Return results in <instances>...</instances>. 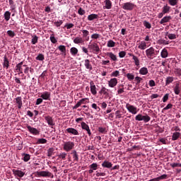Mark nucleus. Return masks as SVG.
<instances>
[{
	"mask_svg": "<svg viewBox=\"0 0 181 181\" xmlns=\"http://www.w3.org/2000/svg\"><path fill=\"white\" fill-rule=\"evenodd\" d=\"M146 55L150 60H153L156 57V50L151 47L146 50Z\"/></svg>",
	"mask_w": 181,
	"mask_h": 181,
	"instance_id": "nucleus-1",
	"label": "nucleus"
},
{
	"mask_svg": "<svg viewBox=\"0 0 181 181\" xmlns=\"http://www.w3.org/2000/svg\"><path fill=\"white\" fill-rule=\"evenodd\" d=\"M136 121H144V122H149L151 121V117L148 115V114L145 113L144 115L141 114H139L135 117Z\"/></svg>",
	"mask_w": 181,
	"mask_h": 181,
	"instance_id": "nucleus-2",
	"label": "nucleus"
},
{
	"mask_svg": "<svg viewBox=\"0 0 181 181\" xmlns=\"http://www.w3.org/2000/svg\"><path fill=\"white\" fill-rule=\"evenodd\" d=\"M36 175L38 176V177H51V179L54 177V175L49 171H37Z\"/></svg>",
	"mask_w": 181,
	"mask_h": 181,
	"instance_id": "nucleus-3",
	"label": "nucleus"
},
{
	"mask_svg": "<svg viewBox=\"0 0 181 181\" xmlns=\"http://www.w3.org/2000/svg\"><path fill=\"white\" fill-rule=\"evenodd\" d=\"M88 49H90V50H93V52L95 54H98V53H100V52H101V50L100 49V47L98 46V44H97L96 42H93L91 45H88Z\"/></svg>",
	"mask_w": 181,
	"mask_h": 181,
	"instance_id": "nucleus-4",
	"label": "nucleus"
},
{
	"mask_svg": "<svg viewBox=\"0 0 181 181\" xmlns=\"http://www.w3.org/2000/svg\"><path fill=\"white\" fill-rule=\"evenodd\" d=\"M64 151L66 152H70L71 149H74V142L73 141H66L64 144Z\"/></svg>",
	"mask_w": 181,
	"mask_h": 181,
	"instance_id": "nucleus-5",
	"label": "nucleus"
},
{
	"mask_svg": "<svg viewBox=\"0 0 181 181\" xmlns=\"http://www.w3.org/2000/svg\"><path fill=\"white\" fill-rule=\"evenodd\" d=\"M122 8L124 11H134V8H135V4L132 2H127L122 4Z\"/></svg>",
	"mask_w": 181,
	"mask_h": 181,
	"instance_id": "nucleus-6",
	"label": "nucleus"
},
{
	"mask_svg": "<svg viewBox=\"0 0 181 181\" xmlns=\"http://www.w3.org/2000/svg\"><path fill=\"white\" fill-rule=\"evenodd\" d=\"M126 108L129 111V112H131L132 114L135 115L138 112V109L136 108V107L129 105V103H127L126 105Z\"/></svg>",
	"mask_w": 181,
	"mask_h": 181,
	"instance_id": "nucleus-7",
	"label": "nucleus"
},
{
	"mask_svg": "<svg viewBox=\"0 0 181 181\" xmlns=\"http://www.w3.org/2000/svg\"><path fill=\"white\" fill-rule=\"evenodd\" d=\"M81 127L82 129L87 132L88 136H91V130L90 129V127L88 126V124H87L84 122H82L81 123Z\"/></svg>",
	"mask_w": 181,
	"mask_h": 181,
	"instance_id": "nucleus-8",
	"label": "nucleus"
},
{
	"mask_svg": "<svg viewBox=\"0 0 181 181\" xmlns=\"http://www.w3.org/2000/svg\"><path fill=\"white\" fill-rule=\"evenodd\" d=\"M27 129L29 131L30 134H33V135H39V134H40V132H39L37 129L32 127L30 125L27 126Z\"/></svg>",
	"mask_w": 181,
	"mask_h": 181,
	"instance_id": "nucleus-9",
	"label": "nucleus"
},
{
	"mask_svg": "<svg viewBox=\"0 0 181 181\" xmlns=\"http://www.w3.org/2000/svg\"><path fill=\"white\" fill-rule=\"evenodd\" d=\"M117 84H118V79L117 78H113L108 81V86L112 88H114Z\"/></svg>",
	"mask_w": 181,
	"mask_h": 181,
	"instance_id": "nucleus-10",
	"label": "nucleus"
},
{
	"mask_svg": "<svg viewBox=\"0 0 181 181\" xmlns=\"http://www.w3.org/2000/svg\"><path fill=\"white\" fill-rule=\"evenodd\" d=\"M90 93L93 94V95H97V87L94 84V81H91L90 82Z\"/></svg>",
	"mask_w": 181,
	"mask_h": 181,
	"instance_id": "nucleus-11",
	"label": "nucleus"
},
{
	"mask_svg": "<svg viewBox=\"0 0 181 181\" xmlns=\"http://www.w3.org/2000/svg\"><path fill=\"white\" fill-rule=\"evenodd\" d=\"M13 173L15 176H18V177H23L25 176V173H23L21 170H13Z\"/></svg>",
	"mask_w": 181,
	"mask_h": 181,
	"instance_id": "nucleus-12",
	"label": "nucleus"
},
{
	"mask_svg": "<svg viewBox=\"0 0 181 181\" xmlns=\"http://www.w3.org/2000/svg\"><path fill=\"white\" fill-rule=\"evenodd\" d=\"M45 119L47 122L48 125H49V127L54 126V122H53V117H52L51 116H45Z\"/></svg>",
	"mask_w": 181,
	"mask_h": 181,
	"instance_id": "nucleus-13",
	"label": "nucleus"
},
{
	"mask_svg": "<svg viewBox=\"0 0 181 181\" xmlns=\"http://www.w3.org/2000/svg\"><path fill=\"white\" fill-rule=\"evenodd\" d=\"M172 21V16H166L165 17H163L160 21V25H164V23H168V22Z\"/></svg>",
	"mask_w": 181,
	"mask_h": 181,
	"instance_id": "nucleus-14",
	"label": "nucleus"
},
{
	"mask_svg": "<svg viewBox=\"0 0 181 181\" xmlns=\"http://www.w3.org/2000/svg\"><path fill=\"white\" fill-rule=\"evenodd\" d=\"M74 43H75V45H84V40H83L81 37H76L74 39Z\"/></svg>",
	"mask_w": 181,
	"mask_h": 181,
	"instance_id": "nucleus-15",
	"label": "nucleus"
},
{
	"mask_svg": "<svg viewBox=\"0 0 181 181\" xmlns=\"http://www.w3.org/2000/svg\"><path fill=\"white\" fill-rule=\"evenodd\" d=\"M66 131L68 132V134H71V135H79L78 131L72 127L66 129Z\"/></svg>",
	"mask_w": 181,
	"mask_h": 181,
	"instance_id": "nucleus-16",
	"label": "nucleus"
},
{
	"mask_svg": "<svg viewBox=\"0 0 181 181\" xmlns=\"http://www.w3.org/2000/svg\"><path fill=\"white\" fill-rule=\"evenodd\" d=\"M40 98H42V100H50V92H44L41 94Z\"/></svg>",
	"mask_w": 181,
	"mask_h": 181,
	"instance_id": "nucleus-17",
	"label": "nucleus"
},
{
	"mask_svg": "<svg viewBox=\"0 0 181 181\" xmlns=\"http://www.w3.org/2000/svg\"><path fill=\"white\" fill-rule=\"evenodd\" d=\"M16 103L18 105V108L21 110L22 108L23 103H22V97L18 96L15 99Z\"/></svg>",
	"mask_w": 181,
	"mask_h": 181,
	"instance_id": "nucleus-18",
	"label": "nucleus"
},
{
	"mask_svg": "<svg viewBox=\"0 0 181 181\" xmlns=\"http://www.w3.org/2000/svg\"><path fill=\"white\" fill-rule=\"evenodd\" d=\"M102 167L107 168V169H111V168H112V163H111L108 160H105L102 163Z\"/></svg>",
	"mask_w": 181,
	"mask_h": 181,
	"instance_id": "nucleus-19",
	"label": "nucleus"
},
{
	"mask_svg": "<svg viewBox=\"0 0 181 181\" xmlns=\"http://www.w3.org/2000/svg\"><path fill=\"white\" fill-rule=\"evenodd\" d=\"M180 83H176L175 87H174V93L176 95H179L180 94Z\"/></svg>",
	"mask_w": 181,
	"mask_h": 181,
	"instance_id": "nucleus-20",
	"label": "nucleus"
},
{
	"mask_svg": "<svg viewBox=\"0 0 181 181\" xmlns=\"http://www.w3.org/2000/svg\"><path fill=\"white\" fill-rule=\"evenodd\" d=\"M84 66L88 70H93V65L90 63V59H85Z\"/></svg>",
	"mask_w": 181,
	"mask_h": 181,
	"instance_id": "nucleus-21",
	"label": "nucleus"
},
{
	"mask_svg": "<svg viewBox=\"0 0 181 181\" xmlns=\"http://www.w3.org/2000/svg\"><path fill=\"white\" fill-rule=\"evenodd\" d=\"M107 56H108L110 57V59H111V60H112L113 62H117L118 60V59L117 58V55L114 54V53L112 52H107L106 53Z\"/></svg>",
	"mask_w": 181,
	"mask_h": 181,
	"instance_id": "nucleus-22",
	"label": "nucleus"
},
{
	"mask_svg": "<svg viewBox=\"0 0 181 181\" xmlns=\"http://www.w3.org/2000/svg\"><path fill=\"white\" fill-rule=\"evenodd\" d=\"M160 56L163 59H166V57L169 56V53L168 52V49H166V48L162 49L160 52Z\"/></svg>",
	"mask_w": 181,
	"mask_h": 181,
	"instance_id": "nucleus-23",
	"label": "nucleus"
},
{
	"mask_svg": "<svg viewBox=\"0 0 181 181\" xmlns=\"http://www.w3.org/2000/svg\"><path fill=\"white\" fill-rule=\"evenodd\" d=\"M4 63H3V67L6 69H9V60L6 57V55L4 56Z\"/></svg>",
	"mask_w": 181,
	"mask_h": 181,
	"instance_id": "nucleus-24",
	"label": "nucleus"
},
{
	"mask_svg": "<svg viewBox=\"0 0 181 181\" xmlns=\"http://www.w3.org/2000/svg\"><path fill=\"white\" fill-rule=\"evenodd\" d=\"M138 49H140V50H145L146 49V42L145 41H141L140 42Z\"/></svg>",
	"mask_w": 181,
	"mask_h": 181,
	"instance_id": "nucleus-25",
	"label": "nucleus"
},
{
	"mask_svg": "<svg viewBox=\"0 0 181 181\" xmlns=\"http://www.w3.org/2000/svg\"><path fill=\"white\" fill-rule=\"evenodd\" d=\"M148 73V68L146 67H142L139 70V74H141V76H146Z\"/></svg>",
	"mask_w": 181,
	"mask_h": 181,
	"instance_id": "nucleus-26",
	"label": "nucleus"
},
{
	"mask_svg": "<svg viewBox=\"0 0 181 181\" xmlns=\"http://www.w3.org/2000/svg\"><path fill=\"white\" fill-rule=\"evenodd\" d=\"M105 8L106 9H111V8H112V2H111V0H105Z\"/></svg>",
	"mask_w": 181,
	"mask_h": 181,
	"instance_id": "nucleus-27",
	"label": "nucleus"
},
{
	"mask_svg": "<svg viewBox=\"0 0 181 181\" xmlns=\"http://www.w3.org/2000/svg\"><path fill=\"white\" fill-rule=\"evenodd\" d=\"M179 138H180V132H176L173 134L172 141H177V139H179Z\"/></svg>",
	"mask_w": 181,
	"mask_h": 181,
	"instance_id": "nucleus-28",
	"label": "nucleus"
},
{
	"mask_svg": "<svg viewBox=\"0 0 181 181\" xmlns=\"http://www.w3.org/2000/svg\"><path fill=\"white\" fill-rule=\"evenodd\" d=\"M57 49L59 52L62 53V54H64L66 56V46L64 45H59Z\"/></svg>",
	"mask_w": 181,
	"mask_h": 181,
	"instance_id": "nucleus-29",
	"label": "nucleus"
},
{
	"mask_svg": "<svg viewBox=\"0 0 181 181\" xmlns=\"http://www.w3.org/2000/svg\"><path fill=\"white\" fill-rule=\"evenodd\" d=\"M162 12L165 14L166 13H169V12H170V6H168V4L165 5L163 7V11Z\"/></svg>",
	"mask_w": 181,
	"mask_h": 181,
	"instance_id": "nucleus-30",
	"label": "nucleus"
},
{
	"mask_svg": "<svg viewBox=\"0 0 181 181\" xmlns=\"http://www.w3.org/2000/svg\"><path fill=\"white\" fill-rule=\"evenodd\" d=\"M71 155L73 156L74 162H78V154L77 153V151H74L71 153Z\"/></svg>",
	"mask_w": 181,
	"mask_h": 181,
	"instance_id": "nucleus-31",
	"label": "nucleus"
},
{
	"mask_svg": "<svg viewBox=\"0 0 181 181\" xmlns=\"http://www.w3.org/2000/svg\"><path fill=\"white\" fill-rule=\"evenodd\" d=\"M22 156H23V160H24V162H29V160H30V156L28 153H23Z\"/></svg>",
	"mask_w": 181,
	"mask_h": 181,
	"instance_id": "nucleus-32",
	"label": "nucleus"
},
{
	"mask_svg": "<svg viewBox=\"0 0 181 181\" xmlns=\"http://www.w3.org/2000/svg\"><path fill=\"white\" fill-rule=\"evenodd\" d=\"M39 40V37L37 35H32L31 43L32 45H36Z\"/></svg>",
	"mask_w": 181,
	"mask_h": 181,
	"instance_id": "nucleus-33",
	"label": "nucleus"
},
{
	"mask_svg": "<svg viewBox=\"0 0 181 181\" xmlns=\"http://www.w3.org/2000/svg\"><path fill=\"white\" fill-rule=\"evenodd\" d=\"M175 78L172 76H168L166 78L165 80V86H169V84H170V83H173V80Z\"/></svg>",
	"mask_w": 181,
	"mask_h": 181,
	"instance_id": "nucleus-34",
	"label": "nucleus"
},
{
	"mask_svg": "<svg viewBox=\"0 0 181 181\" xmlns=\"http://www.w3.org/2000/svg\"><path fill=\"white\" fill-rule=\"evenodd\" d=\"M53 155H54V148H49L47 150V156L50 158L53 156Z\"/></svg>",
	"mask_w": 181,
	"mask_h": 181,
	"instance_id": "nucleus-35",
	"label": "nucleus"
},
{
	"mask_svg": "<svg viewBox=\"0 0 181 181\" xmlns=\"http://www.w3.org/2000/svg\"><path fill=\"white\" fill-rule=\"evenodd\" d=\"M99 94H104V95H108V89L105 87H102L101 90L99 91Z\"/></svg>",
	"mask_w": 181,
	"mask_h": 181,
	"instance_id": "nucleus-36",
	"label": "nucleus"
},
{
	"mask_svg": "<svg viewBox=\"0 0 181 181\" xmlns=\"http://www.w3.org/2000/svg\"><path fill=\"white\" fill-rule=\"evenodd\" d=\"M94 19H98V15H97V14H90L88 16V20H89V21H94Z\"/></svg>",
	"mask_w": 181,
	"mask_h": 181,
	"instance_id": "nucleus-37",
	"label": "nucleus"
},
{
	"mask_svg": "<svg viewBox=\"0 0 181 181\" xmlns=\"http://www.w3.org/2000/svg\"><path fill=\"white\" fill-rule=\"evenodd\" d=\"M70 52H71V54H72V56H76L77 54V53H78V49H77V48L74 47L70 49Z\"/></svg>",
	"mask_w": 181,
	"mask_h": 181,
	"instance_id": "nucleus-38",
	"label": "nucleus"
},
{
	"mask_svg": "<svg viewBox=\"0 0 181 181\" xmlns=\"http://www.w3.org/2000/svg\"><path fill=\"white\" fill-rule=\"evenodd\" d=\"M132 59H134L135 66H136L137 67H139L140 62H139V59L138 58V57L134 55V56H133Z\"/></svg>",
	"mask_w": 181,
	"mask_h": 181,
	"instance_id": "nucleus-39",
	"label": "nucleus"
},
{
	"mask_svg": "<svg viewBox=\"0 0 181 181\" xmlns=\"http://www.w3.org/2000/svg\"><path fill=\"white\" fill-rule=\"evenodd\" d=\"M23 67H25V69H24V73H25V74H28V77L29 78H30V75H29V70H30L29 66H28V65H26V64H24V65H23Z\"/></svg>",
	"mask_w": 181,
	"mask_h": 181,
	"instance_id": "nucleus-40",
	"label": "nucleus"
},
{
	"mask_svg": "<svg viewBox=\"0 0 181 181\" xmlns=\"http://www.w3.org/2000/svg\"><path fill=\"white\" fill-rule=\"evenodd\" d=\"M107 47H115V42H114L112 40H110L107 41Z\"/></svg>",
	"mask_w": 181,
	"mask_h": 181,
	"instance_id": "nucleus-41",
	"label": "nucleus"
},
{
	"mask_svg": "<svg viewBox=\"0 0 181 181\" xmlns=\"http://www.w3.org/2000/svg\"><path fill=\"white\" fill-rule=\"evenodd\" d=\"M89 168L92 170H97V169H98V164H97V163H93L89 166Z\"/></svg>",
	"mask_w": 181,
	"mask_h": 181,
	"instance_id": "nucleus-42",
	"label": "nucleus"
},
{
	"mask_svg": "<svg viewBox=\"0 0 181 181\" xmlns=\"http://www.w3.org/2000/svg\"><path fill=\"white\" fill-rule=\"evenodd\" d=\"M98 132H100V134H107V128H105V127H99L98 128Z\"/></svg>",
	"mask_w": 181,
	"mask_h": 181,
	"instance_id": "nucleus-43",
	"label": "nucleus"
},
{
	"mask_svg": "<svg viewBox=\"0 0 181 181\" xmlns=\"http://www.w3.org/2000/svg\"><path fill=\"white\" fill-rule=\"evenodd\" d=\"M4 19L7 21L11 19V12L7 11L4 13Z\"/></svg>",
	"mask_w": 181,
	"mask_h": 181,
	"instance_id": "nucleus-44",
	"label": "nucleus"
},
{
	"mask_svg": "<svg viewBox=\"0 0 181 181\" xmlns=\"http://www.w3.org/2000/svg\"><path fill=\"white\" fill-rule=\"evenodd\" d=\"M35 59L36 60H39L40 62H43V60H45V55H43L42 54H39Z\"/></svg>",
	"mask_w": 181,
	"mask_h": 181,
	"instance_id": "nucleus-45",
	"label": "nucleus"
},
{
	"mask_svg": "<svg viewBox=\"0 0 181 181\" xmlns=\"http://www.w3.org/2000/svg\"><path fill=\"white\" fill-rule=\"evenodd\" d=\"M177 2H179L178 0H168V3L171 6H175L177 5Z\"/></svg>",
	"mask_w": 181,
	"mask_h": 181,
	"instance_id": "nucleus-46",
	"label": "nucleus"
},
{
	"mask_svg": "<svg viewBox=\"0 0 181 181\" xmlns=\"http://www.w3.org/2000/svg\"><path fill=\"white\" fill-rule=\"evenodd\" d=\"M59 159H62L63 160H66V157L67 156V153H61L59 156Z\"/></svg>",
	"mask_w": 181,
	"mask_h": 181,
	"instance_id": "nucleus-47",
	"label": "nucleus"
},
{
	"mask_svg": "<svg viewBox=\"0 0 181 181\" xmlns=\"http://www.w3.org/2000/svg\"><path fill=\"white\" fill-rule=\"evenodd\" d=\"M81 32L83 33V37H87V36L90 35V32H88L87 30H82Z\"/></svg>",
	"mask_w": 181,
	"mask_h": 181,
	"instance_id": "nucleus-48",
	"label": "nucleus"
},
{
	"mask_svg": "<svg viewBox=\"0 0 181 181\" xmlns=\"http://www.w3.org/2000/svg\"><path fill=\"white\" fill-rule=\"evenodd\" d=\"M91 39H100L101 37V35L98 33H94L90 36Z\"/></svg>",
	"mask_w": 181,
	"mask_h": 181,
	"instance_id": "nucleus-49",
	"label": "nucleus"
},
{
	"mask_svg": "<svg viewBox=\"0 0 181 181\" xmlns=\"http://www.w3.org/2000/svg\"><path fill=\"white\" fill-rule=\"evenodd\" d=\"M54 25H55V26H57V28H60V26H62V25H63V21L59 20V21H55V22H54Z\"/></svg>",
	"mask_w": 181,
	"mask_h": 181,
	"instance_id": "nucleus-50",
	"label": "nucleus"
},
{
	"mask_svg": "<svg viewBox=\"0 0 181 181\" xmlns=\"http://www.w3.org/2000/svg\"><path fill=\"white\" fill-rule=\"evenodd\" d=\"M127 77L128 80H129V81H131L135 78V76H134V74H132L131 73L127 74Z\"/></svg>",
	"mask_w": 181,
	"mask_h": 181,
	"instance_id": "nucleus-51",
	"label": "nucleus"
},
{
	"mask_svg": "<svg viewBox=\"0 0 181 181\" xmlns=\"http://www.w3.org/2000/svg\"><path fill=\"white\" fill-rule=\"evenodd\" d=\"M49 39L52 43H53L54 45L56 44V42H57V40L56 39V37H54V35L53 34L51 35Z\"/></svg>",
	"mask_w": 181,
	"mask_h": 181,
	"instance_id": "nucleus-52",
	"label": "nucleus"
},
{
	"mask_svg": "<svg viewBox=\"0 0 181 181\" xmlns=\"http://www.w3.org/2000/svg\"><path fill=\"white\" fill-rule=\"evenodd\" d=\"M8 2H9V5L11 8V10L15 11L16 7H15V5H14L15 2L13 1V0H8Z\"/></svg>",
	"mask_w": 181,
	"mask_h": 181,
	"instance_id": "nucleus-53",
	"label": "nucleus"
},
{
	"mask_svg": "<svg viewBox=\"0 0 181 181\" xmlns=\"http://www.w3.org/2000/svg\"><path fill=\"white\" fill-rule=\"evenodd\" d=\"M144 26H145V28H146L147 29H151V28H152V25H151V23H149L148 21H144Z\"/></svg>",
	"mask_w": 181,
	"mask_h": 181,
	"instance_id": "nucleus-54",
	"label": "nucleus"
},
{
	"mask_svg": "<svg viewBox=\"0 0 181 181\" xmlns=\"http://www.w3.org/2000/svg\"><path fill=\"white\" fill-rule=\"evenodd\" d=\"M92 108H93L94 110L98 111V112H100V111H101V108H100V107L97 106V104H95V103L92 104Z\"/></svg>",
	"mask_w": 181,
	"mask_h": 181,
	"instance_id": "nucleus-55",
	"label": "nucleus"
},
{
	"mask_svg": "<svg viewBox=\"0 0 181 181\" xmlns=\"http://www.w3.org/2000/svg\"><path fill=\"white\" fill-rule=\"evenodd\" d=\"M78 15H86V10L83 9L82 8H79V9L78 10Z\"/></svg>",
	"mask_w": 181,
	"mask_h": 181,
	"instance_id": "nucleus-56",
	"label": "nucleus"
},
{
	"mask_svg": "<svg viewBox=\"0 0 181 181\" xmlns=\"http://www.w3.org/2000/svg\"><path fill=\"white\" fill-rule=\"evenodd\" d=\"M7 35H8V36L10 37H15V32L12 31V30H8L7 31Z\"/></svg>",
	"mask_w": 181,
	"mask_h": 181,
	"instance_id": "nucleus-57",
	"label": "nucleus"
},
{
	"mask_svg": "<svg viewBox=\"0 0 181 181\" xmlns=\"http://www.w3.org/2000/svg\"><path fill=\"white\" fill-rule=\"evenodd\" d=\"M119 76V71H115L111 74V77H118Z\"/></svg>",
	"mask_w": 181,
	"mask_h": 181,
	"instance_id": "nucleus-58",
	"label": "nucleus"
},
{
	"mask_svg": "<svg viewBox=\"0 0 181 181\" xmlns=\"http://www.w3.org/2000/svg\"><path fill=\"white\" fill-rule=\"evenodd\" d=\"M176 34H172V33H170L168 35V39H170V40H173L175 39H176Z\"/></svg>",
	"mask_w": 181,
	"mask_h": 181,
	"instance_id": "nucleus-59",
	"label": "nucleus"
},
{
	"mask_svg": "<svg viewBox=\"0 0 181 181\" xmlns=\"http://www.w3.org/2000/svg\"><path fill=\"white\" fill-rule=\"evenodd\" d=\"M158 181L163 180L165 179H168V175L163 174V175H160V177H158Z\"/></svg>",
	"mask_w": 181,
	"mask_h": 181,
	"instance_id": "nucleus-60",
	"label": "nucleus"
},
{
	"mask_svg": "<svg viewBox=\"0 0 181 181\" xmlns=\"http://www.w3.org/2000/svg\"><path fill=\"white\" fill-rule=\"evenodd\" d=\"M64 28H66V29H72V28H74V24H73V23H66L64 25Z\"/></svg>",
	"mask_w": 181,
	"mask_h": 181,
	"instance_id": "nucleus-61",
	"label": "nucleus"
},
{
	"mask_svg": "<svg viewBox=\"0 0 181 181\" xmlns=\"http://www.w3.org/2000/svg\"><path fill=\"white\" fill-rule=\"evenodd\" d=\"M37 144H47V140L46 139H40L37 140Z\"/></svg>",
	"mask_w": 181,
	"mask_h": 181,
	"instance_id": "nucleus-62",
	"label": "nucleus"
},
{
	"mask_svg": "<svg viewBox=\"0 0 181 181\" xmlns=\"http://www.w3.org/2000/svg\"><path fill=\"white\" fill-rule=\"evenodd\" d=\"M127 55V52L125 51H121L119 52V57L121 59L124 58V56Z\"/></svg>",
	"mask_w": 181,
	"mask_h": 181,
	"instance_id": "nucleus-63",
	"label": "nucleus"
},
{
	"mask_svg": "<svg viewBox=\"0 0 181 181\" xmlns=\"http://www.w3.org/2000/svg\"><path fill=\"white\" fill-rule=\"evenodd\" d=\"M134 81H136V84L138 85L141 83V81H142V78H141L139 76H136Z\"/></svg>",
	"mask_w": 181,
	"mask_h": 181,
	"instance_id": "nucleus-64",
	"label": "nucleus"
}]
</instances>
